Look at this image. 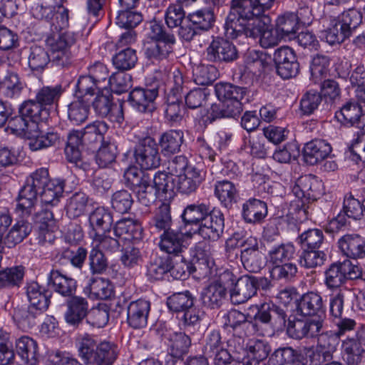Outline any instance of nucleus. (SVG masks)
<instances>
[{
  "instance_id": "f257e3e1",
  "label": "nucleus",
  "mask_w": 365,
  "mask_h": 365,
  "mask_svg": "<svg viewBox=\"0 0 365 365\" xmlns=\"http://www.w3.org/2000/svg\"><path fill=\"white\" fill-rule=\"evenodd\" d=\"M264 13L255 0H232L225 24L226 36L231 38L242 35L246 37L259 36L262 27V18L269 21Z\"/></svg>"
},
{
  "instance_id": "f03ea898",
  "label": "nucleus",
  "mask_w": 365,
  "mask_h": 365,
  "mask_svg": "<svg viewBox=\"0 0 365 365\" xmlns=\"http://www.w3.org/2000/svg\"><path fill=\"white\" fill-rule=\"evenodd\" d=\"M49 180L47 169L41 168L31 173L19 192L16 212H20L23 217H29L35 211L38 195Z\"/></svg>"
},
{
  "instance_id": "7ed1b4c3",
  "label": "nucleus",
  "mask_w": 365,
  "mask_h": 365,
  "mask_svg": "<svg viewBox=\"0 0 365 365\" xmlns=\"http://www.w3.org/2000/svg\"><path fill=\"white\" fill-rule=\"evenodd\" d=\"M233 280L232 272L228 270L224 271L217 279L211 282L202 289L200 294L202 304L210 309L220 308L226 298L230 282Z\"/></svg>"
},
{
  "instance_id": "20e7f679",
  "label": "nucleus",
  "mask_w": 365,
  "mask_h": 365,
  "mask_svg": "<svg viewBox=\"0 0 365 365\" xmlns=\"http://www.w3.org/2000/svg\"><path fill=\"white\" fill-rule=\"evenodd\" d=\"M361 268L350 260L334 262L324 272V284L329 289H336L347 279H356L361 277Z\"/></svg>"
},
{
  "instance_id": "39448f33",
  "label": "nucleus",
  "mask_w": 365,
  "mask_h": 365,
  "mask_svg": "<svg viewBox=\"0 0 365 365\" xmlns=\"http://www.w3.org/2000/svg\"><path fill=\"white\" fill-rule=\"evenodd\" d=\"M75 41L74 34L68 31L53 34L46 39V43L53 56V61L56 65L65 67L71 63L70 48Z\"/></svg>"
},
{
  "instance_id": "423d86ee",
  "label": "nucleus",
  "mask_w": 365,
  "mask_h": 365,
  "mask_svg": "<svg viewBox=\"0 0 365 365\" xmlns=\"http://www.w3.org/2000/svg\"><path fill=\"white\" fill-rule=\"evenodd\" d=\"M134 157L137 164L144 170L157 168L161 162L158 144L150 136L138 140L135 147Z\"/></svg>"
},
{
  "instance_id": "0eeeda50",
  "label": "nucleus",
  "mask_w": 365,
  "mask_h": 365,
  "mask_svg": "<svg viewBox=\"0 0 365 365\" xmlns=\"http://www.w3.org/2000/svg\"><path fill=\"white\" fill-rule=\"evenodd\" d=\"M230 299L234 304H240L247 302L257 294V278L245 274L239 278L234 275L233 282H230Z\"/></svg>"
},
{
  "instance_id": "6e6552de",
  "label": "nucleus",
  "mask_w": 365,
  "mask_h": 365,
  "mask_svg": "<svg viewBox=\"0 0 365 365\" xmlns=\"http://www.w3.org/2000/svg\"><path fill=\"white\" fill-rule=\"evenodd\" d=\"M207 60L213 63L232 62L238 58L236 46L230 41L222 38L212 41L206 48Z\"/></svg>"
},
{
  "instance_id": "1a4fd4ad",
  "label": "nucleus",
  "mask_w": 365,
  "mask_h": 365,
  "mask_svg": "<svg viewBox=\"0 0 365 365\" xmlns=\"http://www.w3.org/2000/svg\"><path fill=\"white\" fill-rule=\"evenodd\" d=\"M225 227L224 215L220 211H210L194 230L205 240H217L223 233Z\"/></svg>"
},
{
  "instance_id": "9d476101",
  "label": "nucleus",
  "mask_w": 365,
  "mask_h": 365,
  "mask_svg": "<svg viewBox=\"0 0 365 365\" xmlns=\"http://www.w3.org/2000/svg\"><path fill=\"white\" fill-rule=\"evenodd\" d=\"M215 91L218 100L230 106L237 108V113L242 111V100L247 93V88L227 83H218L215 86Z\"/></svg>"
},
{
  "instance_id": "9b49d317",
  "label": "nucleus",
  "mask_w": 365,
  "mask_h": 365,
  "mask_svg": "<svg viewBox=\"0 0 365 365\" xmlns=\"http://www.w3.org/2000/svg\"><path fill=\"white\" fill-rule=\"evenodd\" d=\"M175 36H167L165 40L148 41L144 45V54L153 63L168 60L173 53L175 44Z\"/></svg>"
},
{
  "instance_id": "f8f14e48",
  "label": "nucleus",
  "mask_w": 365,
  "mask_h": 365,
  "mask_svg": "<svg viewBox=\"0 0 365 365\" xmlns=\"http://www.w3.org/2000/svg\"><path fill=\"white\" fill-rule=\"evenodd\" d=\"M323 322L320 319H294L289 320L287 332L288 335L295 339L304 337H314L322 328Z\"/></svg>"
},
{
  "instance_id": "ddd939ff",
  "label": "nucleus",
  "mask_w": 365,
  "mask_h": 365,
  "mask_svg": "<svg viewBox=\"0 0 365 365\" xmlns=\"http://www.w3.org/2000/svg\"><path fill=\"white\" fill-rule=\"evenodd\" d=\"M165 344L168 346L169 355L173 358V364L181 359L188 351L191 345L190 336L181 331H168L163 335Z\"/></svg>"
},
{
  "instance_id": "4468645a",
  "label": "nucleus",
  "mask_w": 365,
  "mask_h": 365,
  "mask_svg": "<svg viewBox=\"0 0 365 365\" xmlns=\"http://www.w3.org/2000/svg\"><path fill=\"white\" fill-rule=\"evenodd\" d=\"M244 63L242 80L245 84H252L255 76L259 75L266 66V56L262 51L249 50L245 55Z\"/></svg>"
},
{
  "instance_id": "2eb2a0df",
  "label": "nucleus",
  "mask_w": 365,
  "mask_h": 365,
  "mask_svg": "<svg viewBox=\"0 0 365 365\" xmlns=\"http://www.w3.org/2000/svg\"><path fill=\"white\" fill-rule=\"evenodd\" d=\"M322 182L311 175L302 176L297 179L292 188V192L297 198H305L306 200H316L322 193Z\"/></svg>"
},
{
  "instance_id": "dca6fc26",
  "label": "nucleus",
  "mask_w": 365,
  "mask_h": 365,
  "mask_svg": "<svg viewBox=\"0 0 365 365\" xmlns=\"http://www.w3.org/2000/svg\"><path fill=\"white\" fill-rule=\"evenodd\" d=\"M66 309L64 313L66 322L78 326L87 316L89 305L87 299L80 296H71L66 299Z\"/></svg>"
},
{
  "instance_id": "f3484780",
  "label": "nucleus",
  "mask_w": 365,
  "mask_h": 365,
  "mask_svg": "<svg viewBox=\"0 0 365 365\" xmlns=\"http://www.w3.org/2000/svg\"><path fill=\"white\" fill-rule=\"evenodd\" d=\"M181 272L178 271V267H172L171 261L168 257H156L152 260L147 267V277L151 281L160 280L168 272L176 279H182L185 275V269Z\"/></svg>"
},
{
  "instance_id": "a211bd4d",
  "label": "nucleus",
  "mask_w": 365,
  "mask_h": 365,
  "mask_svg": "<svg viewBox=\"0 0 365 365\" xmlns=\"http://www.w3.org/2000/svg\"><path fill=\"white\" fill-rule=\"evenodd\" d=\"M158 95L157 88H135L129 94L128 102L133 108L141 113L155 110L154 101Z\"/></svg>"
},
{
  "instance_id": "6ab92c4d",
  "label": "nucleus",
  "mask_w": 365,
  "mask_h": 365,
  "mask_svg": "<svg viewBox=\"0 0 365 365\" xmlns=\"http://www.w3.org/2000/svg\"><path fill=\"white\" fill-rule=\"evenodd\" d=\"M331 147L324 140L316 139L305 144L303 156L306 163L314 165L325 160L331 152Z\"/></svg>"
},
{
  "instance_id": "aec40b11",
  "label": "nucleus",
  "mask_w": 365,
  "mask_h": 365,
  "mask_svg": "<svg viewBox=\"0 0 365 365\" xmlns=\"http://www.w3.org/2000/svg\"><path fill=\"white\" fill-rule=\"evenodd\" d=\"M143 232L140 223L138 220L131 218H124L118 220L113 229V234L115 237L130 241L142 240Z\"/></svg>"
},
{
  "instance_id": "412c9836",
  "label": "nucleus",
  "mask_w": 365,
  "mask_h": 365,
  "mask_svg": "<svg viewBox=\"0 0 365 365\" xmlns=\"http://www.w3.org/2000/svg\"><path fill=\"white\" fill-rule=\"evenodd\" d=\"M150 309L148 301L138 299L130 303L128 307V323L134 329L145 327Z\"/></svg>"
},
{
  "instance_id": "4be33fe9",
  "label": "nucleus",
  "mask_w": 365,
  "mask_h": 365,
  "mask_svg": "<svg viewBox=\"0 0 365 365\" xmlns=\"http://www.w3.org/2000/svg\"><path fill=\"white\" fill-rule=\"evenodd\" d=\"M339 247L346 257L352 259L365 257V238L356 234L345 235L339 240Z\"/></svg>"
},
{
  "instance_id": "5701e85b",
  "label": "nucleus",
  "mask_w": 365,
  "mask_h": 365,
  "mask_svg": "<svg viewBox=\"0 0 365 365\" xmlns=\"http://www.w3.org/2000/svg\"><path fill=\"white\" fill-rule=\"evenodd\" d=\"M267 215V204L260 200L251 198L242 205V217L247 223H261Z\"/></svg>"
},
{
  "instance_id": "b1692460",
  "label": "nucleus",
  "mask_w": 365,
  "mask_h": 365,
  "mask_svg": "<svg viewBox=\"0 0 365 365\" xmlns=\"http://www.w3.org/2000/svg\"><path fill=\"white\" fill-rule=\"evenodd\" d=\"M297 311L303 316H314L324 314L322 297L316 292H310L303 294L297 302Z\"/></svg>"
},
{
  "instance_id": "393cba45",
  "label": "nucleus",
  "mask_w": 365,
  "mask_h": 365,
  "mask_svg": "<svg viewBox=\"0 0 365 365\" xmlns=\"http://www.w3.org/2000/svg\"><path fill=\"white\" fill-rule=\"evenodd\" d=\"M159 247L169 255H178L186 249L185 237L181 232L168 230L160 235Z\"/></svg>"
},
{
  "instance_id": "a878e982",
  "label": "nucleus",
  "mask_w": 365,
  "mask_h": 365,
  "mask_svg": "<svg viewBox=\"0 0 365 365\" xmlns=\"http://www.w3.org/2000/svg\"><path fill=\"white\" fill-rule=\"evenodd\" d=\"M108 129V126L105 122L96 120L87 125L82 130H72L71 133L78 135L83 145H91L101 142Z\"/></svg>"
},
{
  "instance_id": "bb28decb",
  "label": "nucleus",
  "mask_w": 365,
  "mask_h": 365,
  "mask_svg": "<svg viewBox=\"0 0 365 365\" xmlns=\"http://www.w3.org/2000/svg\"><path fill=\"white\" fill-rule=\"evenodd\" d=\"M93 106L99 116L112 118L116 113L115 120L118 123L123 120L122 106L114 104L109 96H98L93 103Z\"/></svg>"
},
{
  "instance_id": "cd10ccee",
  "label": "nucleus",
  "mask_w": 365,
  "mask_h": 365,
  "mask_svg": "<svg viewBox=\"0 0 365 365\" xmlns=\"http://www.w3.org/2000/svg\"><path fill=\"white\" fill-rule=\"evenodd\" d=\"M48 283L53 290L68 298L73 296L76 289V282L71 277L61 274L58 270H51L48 277Z\"/></svg>"
},
{
  "instance_id": "c85d7f7f",
  "label": "nucleus",
  "mask_w": 365,
  "mask_h": 365,
  "mask_svg": "<svg viewBox=\"0 0 365 365\" xmlns=\"http://www.w3.org/2000/svg\"><path fill=\"white\" fill-rule=\"evenodd\" d=\"M83 145L80 138H78V135H75L71 132L68 135L65 154L70 163H73L77 168L86 171L90 168V163L84 161L81 157L80 147Z\"/></svg>"
},
{
  "instance_id": "c756f323",
  "label": "nucleus",
  "mask_w": 365,
  "mask_h": 365,
  "mask_svg": "<svg viewBox=\"0 0 365 365\" xmlns=\"http://www.w3.org/2000/svg\"><path fill=\"white\" fill-rule=\"evenodd\" d=\"M26 294L30 305L44 312L50 303V292L36 282H32L27 285Z\"/></svg>"
},
{
  "instance_id": "7c9ffc66",
  "label": "nucleus",
  "mask_w": 365,
  "mask_h": 365,
  "mask_svg": "<svg viewBox=\"0 0 365 365\" xmlns=\"http://www.w3.org/2000/svg\"><path fill=\"white\" fill-rule=\"evenodd\" d=\"M215 195L222 205L231 208L237 202L238 190L235 184L229 180L217 181L215 185Z\"/></svg>"
},
{
  "instance_id": "2f4dec72",
  "label": "nucleus",
  "mask_w": 365,
  "mask_h": 365,
  "mask_svg": "<svg viewBox=\"0 0 365 365\" xmlns=\"http://www.w3.org/2000/svg\"><path fill=\"white\" fill-rule=\"evenodd\" d=\"M18 213L23 219L16 222L4 238V244L9 248H12L21 242L31 231V225L24 219L26 217H23L20 212Z\"/></svg>"
},
{
  "instance_id": "473e14b6",
  "label": "nucleus",
  "mask_w": 365,
  "mask_h": 365,
  "mask_svg": "<svg viewBox=\"0 0 365 365\" xmlns=\"http://www.w3.org/2000/svg\"><path fill=\"white\" fill-rule=\"evenodd\" d=\"M41 314L42 312L30 304L18 305L14 308L13 318L21 328L27 329L36 324V318Z\"/></svg>"
},
{
  "instance_id": "72a5a7b5",
  "label": "nucleus",
  "mask_w": 365,
  "mask_h": 365,
  "mask_svg": "<svg viewBox=\"0 0 365 365\" xmlns=\"http://www.w3.org/2000/svg\"><path fill=\"white\" fill-rule=\"evenodd\" d=\"M19 113L22 114L28 120L39 125V123L48 116V111L46 107H42L36 100L24 101L19 108Z\"/></svg>"
},
{
  "instance_id": "f704fd0d",
  "label": "nucleus",
  "mask_w": 365,
  "mask_h": 365,
  "mask_svg": "<svg viewBox=\"0 0 365 365\" xmlns=\"http://www.w3.org/2000/svg\"><path fill=\"white\" fill-rule=\"evenodd\" d=\"M276 31L281 38H291L299 29V19L294 13H285L276 20Z\"/></svg>"
},
{
  "instance_id": "c9c22d12",
  "label": "nucleus",
  "mask_w": 365,
  "mask_h": 365,
  "mask_svg": "<svg viewBox=\"0 0 365 365\" xmlns=\"http://www.w3.org/2000/svg\"><path fill=\"white\" fill-rule=\"evenodd\" d=\"M175 81L178 86L175 88L171 89L173 96H168L167 106L165 108V117L170 122H178L182 118L183 108L180 105L178 98H175L177 93L180 90V84L182 83V77L180 76H175Z\"/></svg>"
},
{
  "instance_id": "e433bc0d",
  "label": "nucleus",
  "mask_w": 365,
  "mask_h": 365,
  "mask_svg": "<svg viewBox=\"0 0 365 365\" xmlns=\"http://www.w3.org/2000/svg\"><path fill=\"white\" fill-rule=\"evenodd\" d=\"M7 129L17 135H24L30 138V137L36 136L37 124L28 120L22 114L15 115L11 118L8 121Z\"/></svg>"
},
{
  "instance_id": "4c0bfd02",
  "label": "nucleus",
  "mask_w": 365,
  "mask_h": 365,
  "mask_svg": "<svg viewBox=\"0 0 365 365\" xmlns=\"http://www.w3.org/2000/svg\"><path fill=\"white\" fill-rule=\"evenodd\" d=\"M317 336L318 337L316 347L322 353L324 361L331 360L333 354L339 344V337L334 332H325Z\"/></svg>"
},
{
  "instance_id": "58836bf2",
  "label": "nucleus",
  "mask_w": 365,
  "mask_h": 365,
  "mask_svg": "<svg viewBox=\"0 0 365 365\" xmlns=\"http://www.w3.org/2000/svg\"><path fill=\"white\" fill-rule=\"evenodd\" d=\"M16 347L17 353L26 363L30 365L36 364L38 346L36 341L24 336L16 341Z\"/></svg>"
},
{
  "instance_id": "ea45409f",
  "label": "nucleus",
  "mask_w": 365,
  "mask_h": 365,
  "mask_svg": "<svg viewBox=\"0 0 365 365\" xmlns=\"http://www.w3.org/2000/svg\"><path fill=\"white\" fill-rule=\"evenodd\" d=\"M182 142L183 133L178 130H170L164 133L159 140V144L164 155H170L178 152Z\"/></svg>"
},
{
  "instance_id": "a19ab883",
  "label": "nucleus",
  "mask_w": 365,
  "mask_h": 365,
  "mask_svg": "<svg viewBox=\"0 0 365 365\" xmlns=\"http://www.w3.org/2000/svg\"><path fill=\"white\" fill-rule=\"evenodd\" d=\"M364 111V108L356 99L351 100L341 107L339 113H336V118L351 125H356Z\"/></svg>"
},
{
  "instance_id": "79ce46f5",
  "label": "nucleus",
  "mask_w": 365,
  "mask_h": 365,
  "mask_svg": "<svg viewBox=\"0 0 365 365\" xmlns=\"http://www.w3.org/2000/svg\"><path fill=\"white\" fill-rule=\"evenodd\" d=\"M154 187L159 196L165 200L174 195L175 178L172 174L166 172H158L153 178Z\"/></svg>"
},
{
  "instance_id": "37998d69",
  "label": "nucleus",
  "mask_w": 365,
  "mask_h": 365,
  "mask_svg": "<svg viewBox=\"0 0 365 365\" xmlns=\"http://www.w3.org/2000/svg\"><path fill=\"white\" fill-rule=\"evenodd\" d=\"M210 212V207L204 203L187 205L181 215L186 225H199Z\"/></svg>"
},
{
  "instance_id": "c03bdc74",
  "label": "nucleus",
  "mask_w": 365,
  "mask_h": 365,
  "mask_svg": "<svg viewBox=\"0 0 365 365\" xmlns=\"http://www.w3.org/2000/svg\"><path fill=\"white\" fill-rule=\"evenodd\" d=\"M64 189V182L59 179L50 180L38 195L41 202L47 205H56L58 198L62 195Z\"/></svg>"
},
{
  "instance_id": "a18cd8bd",
  "label": "nucleus",
  "mask_w": 365,
  "mask_h": 365,
  "mask_svg": "<svg viewBox=\"0 0 365 365\" xmlns=\"http://www.w3.org/2000/svg\"><path fill=\"white\" fill-rule=\"evenodd\" d=\"M295 247L291 242L273 247L268 252V260L273 265L282 264L294 257Z\"/></svg>"
},
{
  "instance_id": "49530a36",
  "label": "nucleus",
  "mask_w": 365,
  "mask_h": 365,
  "mask_svg": "<svg viewBox=\"0 0 365 365\" xmlns=\"http://www.w3.org/2000/svg\"><path fill=\"white\" fill-rule=\"evenodd\" d=\"M343 213L349 218L361 220L365 214V198L360 201L351 193H347L344 198Z\"/></svg>"
},
{
  "instance_id": "de8ad7c7",
  "label": "nucleus",
  "mask_w": 365,
  "mask_h": 365,
  "mask_svg": "<svg viewBox=\"0 0 365 365\" xmlns=\"http://www.w3.org/2000/svg\"><path fill=\"white\" fill-rule=\"evenodd\" d=\"M118 354L117 346L114 344L103 341L99 344L93 363L97 365H112Z\"/></svg>"
},
{
  "instance_id": "09e8293b",
  "label": "nucleus",
  "mask_w": 365,
  "mask_h": 365,
  "mask_svg": "<svg viewBox=\"0 0 365 365\" xmlns=\"http://www.w3.org/2000/svg\"><path fill=\"white\" fill-rule=\"evenodd\" d=\"M349 36L341 27L336 19L330 21L329 25L321 31L320 38L330 45L342 43Z\"/></svg>"
},
{
  "instance_id": "8fccbe9b",
  "label": "nucleus",
  "mask_w": 365,
  "mask_h": 365,
  "mask_svg": "<svg viewBox=\"0 0 365 365\" xmlns=\"http://www.w3.org/2000/svg\"><path fill=\"white\" fill-rule=\"evenodd\" d=\"M97 343L93 337L88 334L80 336L77 340L79 356L86 364L93 363L97 349Z\"/></svg>"
},
{
  "instance_id": "3c124183",
  "label": "nucleus",
  "mask_w": 365,
  "mask_h": 365,
  "mask_svg": "<svg viewBox=\"0 0 365 365\" xmlns=\"http://www.w3.org/2000/svg\"><path fill=\"white\" fill-rule=\"evenodd\" d=\"M90 105L85 100L78 98L68 106V117L74 125L83 123L88 116Z\"/></svg>"
},
{
  "instance_id": "603ef678",
  "label": "nucleus",
  "mask_w": 365,
  "mask_h": 365,
  "mask_svg": "<svg viewBox=\"0 0 365 365\" xmlns=\"http://www.w3.org/2000/svg\"><path fill=\"white\" fill-rule=\"evenodd\" d=\"M24 89V83L16 73H9L1 81V91L5 97L15 98L19 97Z\"/></svg>"
},
{
  "instance_id": "864d4df0",
  "label": "nucleus",
  "mask_w": 365,
  "mask_h": 365,
  "mask_svg": "<svg viewBox=\"0 0 365 365\" xmlns=\"http://www.w3.org/2000/svg\"><path fill=\"white\" fill-rule=\"evenodd\" d=\"M88 288L90 294L98 299H108L113 293V287L110 282L102 277L91 279Z\"/></svg>"
},
{
  "instance_id": "5fc2aeb1",
  "label": "nucleus",
  "mask_w": 365,
  "mask_h": 365,
  "mask_svg": "<svg viewBox=\"0 0 365 365\" xmlns=\"http://www.w3.org/2000/svg\"><path fill=\"white\" fill-rule=\"evenodd\" d=\"M327 260L326 253L319 250L303 249L299 256V264L306 269L322 266Z\"/></svg>"
},
{
  "instance_id": "6e6d98bb",
  "label": "nucleus",
  "mask_w": 365,
  "mask_h": 365,
  "mask_svg": "<svg viewBox=\"0 0 365 365\" xmlns=\"http://www.w3.org/2000/svg\"><path fill=\"white\" fill-rule=\"evenodd\" d=\"M113 222L110 212L103 207L96 208L89 215V223L95 231L110 230Z\"/></svg>"
},
{
  "instance_id": "4d7b16f0",
  "label": "nucleus",
  "mask_w": 365,
  "mask_h": 365,
  "mask_svg": "<svg viewBox=\"0 0 365 365\" xmlns=\"http://www.w3.org/2000/svg\"><path fill=\"white\" fill-rule=\"evenodd\" d=\"M194 299L189 291L175 293L168 298L167 304L173 312H184L194 305Z\"/></svg>"
},
{
  "instance_id": "13d9d810",
  "label": "nucleus",
  "mask_w": 365,
  "mask_h": 365,
  "mask_svg": "<svg viewBox=\"0 0 365 365\" xmlns=\"http://www.w3.org/2000/svg\"><path fill=\"white\" fill-rule=\"evenodd\" d=\"M138 61L136 51L130 48H125L113 57V63L118 71H128L134 68Z\"/></svg>"
},
{
  "instance_id": "bf43d9fd",
  "label": "nucleus",
  "mask_w": 365,
  "mask_h": 365,
  "mask_svg": "<svg viewBox=\"0 0 365 365\" xmlns=\"http://www.w3.org/2000/svg\"><path fill=\"white\" fill-rule=\"evenodd\" d=\"M24 275V268L16 266L0 271V289L17 286L21 283Z\"/></svg>"
},
{
  "instance_id": "052dcab7",
  "label": "nucleus",
  "mask_w": 365,
  "mask_h": 365,
  "mask_svg": "<svg viewBox=\"0 0 365 365\" xmlns=\"http://www.w3.org/2000/svg\"><path fill=\"white\" fill-rule=\"evenodd\" d=\"M112 235H113V231L110 230L104 232L103 234L96 233L93 240L98 250L107 253H114L119 251L120 247L119 238L113 237Z\"/></svg>"
},
{
  "instance_id": "680f3d73",
  "label": "nucleus",
  "mask_w": 365,
  "mask_h": 365,
  "mask_svg": "<svg viewBox=\"0 0 365 365\" xmlns=\"http://www.w3.org/2000/svg\"><path fill=\"white\" fill-rule=\"evenodd\" d=\"M63 93V88L61 85L43 86L37 91L36 100L42 107H45L56 103Z\"/></svg>"
},
{
  "instance_id": "e2e57ef3",
  "label": "nucleus",
  "mask_w": 365,
  "mask_h": 365,
  "mask_svg": "<svg viewBox=\"0 0 365 365\" xmlns=\"http://www.w3.org/2000/svg\"><path fill=\"white\" fill-rule=\"evenodd\" d=\"M194 81L200 86H208L217 78L218 72L212 65H199L193 71Z\"/></svg>"
},
{
  "instance_id": "0e129e2a",
  "label": "nucleus",
  "mask_w": 365,
  "mask_h": 365,
  "mask_svg": "<svg viewBox=\"0 0 365 365\" xmlns=\"http://www.w3.org/2000/svg\"><path fill=\"white\" fill-rule=\"evenodd\" d=\"M188 18L198 31L210 29L215 22L214 13L211 10H198L188 14Z\"/></svg>"
},
{
  "instance_id": "69168bd1",
  "label": "nucleus",
  "mask_w": 365,
  "mask_h": 365,
  "mask_svg": "<svg viewBox=\"0 0 365 365\" xmlns=\"http://www.w3.org/2000/svg\"><path fill=\"white\" fill-rule=\"evenodd\" d=\"M336 19L350 36L352 31L361 23L362 16L359 11L351 9L344 11Z\"/></svg>"
},
{
  "instance_id": "338daca9",
  "label": "nucleus",
  "mask_w": 365,
  "mask_h": 365,
  "mask_svg": "<svg viewBox=\"0 0 365 365\" xmlns=\"http://www.w3.org/2000/svg\"><path fill=\"white\" fill-rule=\"evenodd\" d=\"M50 62L48 53L40 46H33L29 56V66L32 71H42Z\"/></svg>"
},
{
  "instance_id": "774afa93",
  "label": "nucleus",
  "mask_w": 365,
  "mask_h": 365,
  "mask_svg": "<svg viewBox=\"0 0 365 365\" xmlns=\"http://www.w3.org/2000/svg\"><path fill=\"white\" fill-rule=\"evenodd\" d=\"M88 197L83 192L73 194L66 206V212L70 217H77L83 215L88 204Z\"/></svg>"
}]
</instances>
